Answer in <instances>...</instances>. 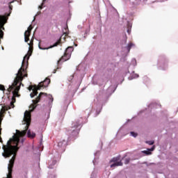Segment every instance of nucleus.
Instances as JSON below:
<instances>
[{
	"label": "nucleus",
	"mask_w": 178,
	"mask_h": 178,
	"mask_svg": "<svg viewBox=\"0 0 178 178\" xmlns=\"http://www.w3.org/2000/svg\"><path fill=\"white\" fill-rule=\"evenodd\" d=\"M37 107H29L30 111H26L24 113V124H26L25 129L24 131L16 130V134L13 136V138L7 142L6 145H3V153L2 154L4 158H10L8 163V174L7 175V178H12V172L13 171V166L15 165V161H16V154L19 150V145L23 144L24 143V139L23 137L27 134L29 127H30V123H31V112L34 111Z\"/></svg>",
	"instance_id": "f257e3e1"
},
{
	"label": "nucleus",
	"mask_w": 178,
	"mask_h": 178,
	"mask_svg": "<svg viewBox=\"0 0 178 178\" xmlns=\"http://www.w3.org/2000/svg\"><path fill=\"white\" fill-rule=\"evenodd\" d=\"M21 81H23V76L22 75V70H19L17 76L12 86H9V88L7 89L8 92H10L12 90H14L13 91L11 102H16V97H20V95H19V91H20V86H22Z\"/></svg>",
	"instance_id": "f03ea898"
},
{
	"label": "nucleus",
	"mask_w": 178,
	"mask_h": 178,
	"mask_svg": "<svg viewBox=\"0 0 178 178\" xmlns=\"http://www.w3.org/2000/svg\"><path fill=\"white\" fill-rule=\"evenodd\" d=\"M73 51H74L73 47H68L65 49L64 55L58 60V63L59 64L60 62H66V60H69L72 56V52H73Z\"/></svg>",
	"instance_id": "7ed1b4c3"
},
{
	"label": "nucleus",
	"mask_w": 178,
	"mask_h": 178,
	"mask_svg": "<svg viewBox=\"0 0 178 178\" xmlns=\"http://www.w3.org/2000/svg\"><path fill=\"white\" fill-rule=\"evenodd\" d=\"M33 54V46H29V50L28 51V54L24 57V60L22 61V67H20L19 70H21L22 72V70L23 69L24 65H26V58H27V60H29V59H30V57L31 56V54Z\"/></svg>",
	"instance_id": "20e7f679"
},
{
	"label": "nucleus",
	"mask_w": 178,
	"mask_h": 178,
	"mask_svg": "<svg viewBox=\"0 0 178 178\" xmlns=\"http://www.w3.org/2000/svg\"><path fill=\"white\" fill-rule=\"evenodd\" d=\"M33 30V26L30 25L28 29L24 33V41L29 42L30 41V35H31V31Z\"/></svg>",
	"instance_id": "39448f33"
},
{
	"label": "nucleus",
	"mask_w": 178,
	"mask_h": 178,
	"mask_svg": "<svg viewBox=\"0 0 178 178\" xmlns=\"http://www.w3.org/2000/svg\"><path fill=\"white\" fill-rule=\"evenodd\" d=\"M38 90H41V86L39 85H34V88L33 89V92L30 94L31 98H34L36 95H38Z\"/></svg>",
	"instance_id": "423d86ee"
},
{
	"label": "nucleus",
	"mask_w": 178,
	"mask_h": 178,
	"mask_svg": "<svg viewBox=\"0 0 178 178\" xmlns=\"http://www.w3.org/2000/svg\"><path fill=\"white\" fill-rule=\"evenodd\" d=\"M51 83V79L49 78H46L44 81L40 82L38 84V86L40 87V88H42V87H47Z\"/></svg>",
	"instance_id": "0eeeda50"
},
{
	"label": "nucleus",
	"mask_w": 178,
	"mask_h": 178,
	"mask_svg": "<svg viewBox=\"0 0 178 178\" xmlns=\"http://www.w3.org/2000/svg\"><path fill=\"white\" fill-rule=\"evenodd\" d=\"M6 23V17L5 15L0 16V30H5V24Z\"/></svg>",
	"instance_id": "6e6552de"
},
{
	"label": "nucleus",
	"mask_w": 178,
	"mask_h": 178,
	"mask_svg": "<svg viewBox=\"0 0 178 178\" xmlns=\"http://www.w3.org/2000/svg\"><path fill=\"white\" fill-rule=\"evenodd\" d=\"M60 44V39L58 40L56 43L54 44V45L50 46L49 47H42L41 45L39 44L40 49L45 50V49H50V48H54V47H58Z\"/></svg>",
	"instance_id": "1a4fd4ad"
},
{
	"label": "nucleus",
	"mask_w": 178,
	"mask_h": 178,
	"mask_svg": "<svg viewBox=\"0 0 178 178\" xmlns=\"http://www.w3.org/2000/svg\"><path fill=\"white\" fill-rule=\"evenodd\" d=\"M65 31L63 32V34L61 35L60 38H63V40H66L67 37H69V28L67 26L65 29Z\"/></svg>",
	"instance_id": "9d476101"
},
{
	"label": "nucleus",
	"mask_w": 178,
	"mask_h": 178,
	"mask_svg": "<svg viewBox=\"0 0 178 178\" xmlns=\"http://www.w3.org/2000/svg\"><path fill=\"white\" fill-rule=\"evenodd\" d=\"M154 149H155V146H153L150 149H147V150L143 151V153L145 154L146 155H151V152L154 151Z\"/></svg>",
	"instance_id": "9b49d317"
},
{
	"label": "nucleus",
	"mask_w": 178,
	"mask_h": 178,
	"mask_svg": "<svg viewBox=\"0 0 178 178\" xmlns=\"http://www.w3.org/2000/svg\"><path fill=\"white\" fill-rule=\"evenodd\" d=\"M28 137L29 138H35V133L31 132V131L29 130L27 132Z\"/></svg>",
	"instance_id": "f8f14e48"
},
{
	"label": "nucleus",
	"mask_w": 178,
	"mask_h": 178,
	"mask_svg": "<svg viewBox=\"0 0 178 178\" xmlns=\"http://www.w3.org/2000/svg\"><path fill=\"white\" fill-rule=\"evenodd\" d=\"M115 166H123L122 161H117L111 165V168H115Z\"/></svg>",
	"instance_id": "ddd939ff"
},
{
	"label": "nucleus",
	"mask_w": 178,
	"mask_h": 178,
	"mask_svg": "<svg viewBox=\"0 0 178 178\" xmlns=\"http://www.w3.org/2000/svg\"><path fill=\"white\" fill-rule=\"evenodd\" d=\"M9 109H10V106H4L1 110V114L2 115V113H3V112L6 111H9Z\"/></svg>",
	"instance_id": "4468645a"
},
{
	"label": "nucleus",
	"mask_w": 178,
	"mask_h": 178,
	"mask_svg": "<svg viewBox=\"0 0 178 178\" xmlns=\"http://www.w3.org/2000/svg\"><path fill=\"white\" fill-rule=\"evenodd\" d=\"M2 114L0 113V136L1 134H2V128L1 127V126L2 125V120H3L2 118Z\"/></svg>",
	"instance_id": "2eb2a0df"
},
{
	"label": "nucleus",
	"mask_w": 178,
	"mask_h": 178,
	"mask_svg": "<svg viewBox=\"0 0 178 178\" xmlns=\"http://www.w3.org/2000/svg\"><path fill=\"white\" fill-rule=\"evenodd\" d=\"M28 45H29V47H33V45H34V36L32 37L30 42L28 43Z\"/></svg>",
	"instance_id": "dca6fc26"
},
{
	"label": "nucleus",
	"mask_w": 178,
	"mask_h": 178,
	"mask_svg": "<svg viewBox=\"0 0 178 178\" xmlns=\"http://www.w3.org/2000/svg\"><path fill=\"white\" fill-rule=\"evenodd\" d=\"M133 45H134V44H133V43H129L127 45V49L128 52H130V49H131V47H133Z\"/></svg>",
	"instance_id": "f3484780"
},
{
	"label": "nucleus",
	"mask_w": 178,
	"mask_h": 178,
	"mask_svg": "<svg viewBox=\"0 0 178 178\" xmlns=\"http://www.w3.org/2000/svg\"><path fill=\"white\" fill-rule=\"evenodd\" d=\"M23 72H24V67H22V75H23ZM24 76L27 77V74H25L24 75ZM24 76H22V80H23Z\"/></svg>",
	"instance_id": "a211bd4d"
},
{
	"label": "nucleus",
	"mask_w": 178,
	"mask_h": 178,
	"mask_svg": "<svg viewBox=\"0 0 178 178\" xmlns=\"http://www.w3.org/2000/svg\"><path fill=\"white\" fill-rule=\"evenodd\" d=\"M119 161V159L118 158H113L112 160H111L110 162H114L115 163Z\"/></svg>",
	"instance_id": "6ab92c4d"
},
{
	"label": "nucleus",
	"mask_w": 178,
	"mask_h": 178,
	"mask_svg": "<svg viewBox=\"0 0 178 178\" xmlns=\"http://www.w3.org/2000/svg\"><path fill=\"white\" fill-rule=\"evenodd\" d=\"M0 91H5V86L3 85H0Z\"/></svg>",
	"instance_id": "aec40b11"
},
{
	"label": "nucleus",
	"mask_w": 178,
	"mask_h": 178,
	"mask_svg": "<svg viewBox=\"0 0 178 178\" xmlns=\"http://www.w3.org/2000/svg\"><path fill=\"white\" fill-rule=\"evenodd\" d=\"M131 136H132L133 137H137V136H138V134H137V133L131 131Z\"/></svg>",
	"instance_id": "412c9836"
},
{
	"label": "nucleus",
	"mask_w": 178,
	"mask_h": 178,
	"mask_svg": "<svg viewBox=\"0 0 178 178\" xmlns=\"http://www.w3.org/2000/svg\"><path fill=\"white\" fill-rule=\"evenodd\" d=\"M147 143V144H148L149 145H154V141H152V140H149V141H147L146 142Z\"/></svg>",
	"instance_id": "4be33fe9"
},
{
	"label": "nucleus",
	"mask_w": 178,
	"mask_h": 178,
	"mask_svg": "<svg viewBox=\"0 0 178 178\" xmlns=\"http://www.w3.org/2000/svg\"><path fill=\"white\" fill-rule=\"evenodd\" d=\"M10 106V108H15V102H11L10 106Z\"/></svg>",
	"instance_id": "5701e85b"
},
{
	"label": "nucleus",
	"mask_w": 178,
	"mask_h": 178,
	"mask_svg": "<svg viewBox=\"0 0 178 178\" xmlns=\"http://www.w3.org/2000/svg\"><path fill=\"white\" fill-rule=\"evenodd\" d=\"M29 91H31V90H32V91H33V90H34V86H33V85L30 86L29 87Z\"/></svg>",
	"instance_id": "b1692460"
},
{
	"label": "nucleus",
	"mask_w": 178,
	"mask_h": 178,
	"mask_svg": "<svg viewBox=\"0 0 178 178\" xmlns=\"http://www.w3.org/2000/svg\"><path fill=\"white\" fill-rule=\"evenodd\" d=\"M129 162H130V159H126L124 163H125V165H127V163H129Z\"/></svg>",
	"instance_id": "393cba45"
},
{
	"label": "nucleus",
	"mask_w": 178,
	"mask_h": 178,
	"mask_svg": "<svg viewBox=\"0 0 178 178\" xmlns=\"http://www.w3.org/2000/svg\"><path fill=\"white\" fill-rule=\"evenodd\" d=\"M10 3H12V2L9 3V9H10V10H12L13 6H12Z\"/></svg>",
	"instance_id": "a878e982"
},
{
	"label": "nucleus",
	"mask_w": 178,
	"mask_h": 178,
	"mask_svg": "<svg viewBox=\"0 0 178 178\" xmlns=\"http://www.w3.org/2000/svg\"><path fill=\"white\" fill-rule=\"evenodd\" d=\"M72 127H75V129H77V127H79V124H73Z\"/></svg>",
	"instance_id": "bb28decb"
},
{
	"label": "nucleus",
	"mask_w": 178,
	"mask_h": 178,
	"mask_svg": "<svg viewBox=\"0 0 178 178\" xmlns=\"http://www.w3.org/2000/svg\"><path fill=\"white\" fill-rule=\"evenodd\" d=\"M42 5H44V3H42V6H39V9H42Z\"/></svg>",
	"instance_id": "cd10ccee"
},
{
	"label": "nucleus",
	"mask_w": 178,
	"mask_h": 178,
	"mask_svg": "<svg viewBox=\"0 0 178 178\" xmlns=\"http://www.w3.org/2000/svg\"><path fill=\"white\" fill-rule=\"evenodd\" d=\"M51 102H54V97H52V96H51Z\"/></svg>",
	"instance_id": "c85d7f7f"
},
{
	"label": "nucleus",
	"mask_w": 178,
	"mask_h": 178,
	"mask_svg": "<svg viewBox=\"0 0 178 178\" xmlns=\"http://www.w3.org/2000/svg\"><path fill=\"white\" fill-rule=\"evenodd\" d=\"M29 66V62L27 61V65H26V67Z\"/></svg>",
	"instance_id": "c756f323"
},
{
	"label": "nucleus",
	"mask_w": 178,
	"mask_h": 178,
	"mask_svg": "<svg viewBox=\"0 0 178 178\" xmlns=\"http://www.w3.org/2000/svg\"><path fill=\"white\" fill-rule=\"evenodd\" d=\"M60 144H61V143H58V145H60Z\"/></svg>",
	"instance_id": "7c9ffc66"
},
{
	"label": "nucleus",
	"mask_w": 178,
	"mask_h": 178,
	"mask_svg": "<svg viewBox=\"0 0 178 178\" xmlns=\"http://www.w3.org/2000/svg\"><path fill=\"white\" fill-rule=\"evenodd\" d=\"M128 33H130V31L128 30Z\"/></svg>",
	"instance_id": "2f4dec72"
},
{
	"label": "nucleus",
	"mask_w": 178,
	"mask_h": 178,
	"mask_svg": "<svg viewBox=\"0 0 178 178\" xmlns=\"http://www.w3.org/2000/svg\"><path fill=\"white\" fill-rule=\"evenodd\" d=\"M72 131H74V129H73Z\"/></svg>",
	"instance_id": "473e14b6"
}]
</instances>
